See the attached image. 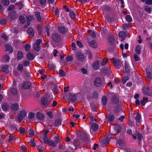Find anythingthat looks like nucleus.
Masks as SVG:
<instances>
[{
    "label": "nucleus",
    "mask_w": 152,
    "mask_h": 152,
    "mask_svg": "<svg viewBox=\"0 0 152 152\" xmlns=\"http://www.w3.org/2000/svg\"><path fill=\"white\" fill-rule=\"evenodd\" d=\"M9 108L8 105L6 103L3 104L2 106V109L4 111H7Z\"/></svg>",
    "instance_id": "obj_30"
},
{
    "label": "nucleus",
    "mask_w": 152,
    "mask_h": 152,
    "mask_svg": "<svg viewBox=\"0 0 152 152\" xmlns=\"http://www.w3.org/2000/svg\"><path fill=\"white\" fill-rule=\"evenodd\" d=\"M102 101L103 105H105L107 102V99L106 96H104L102 99Z\"/></svg>",
    "instance_id": "obj_24"
},
{
    "label": "nucleus",
    "mask_w": 152,
    "mask_h": 152,
    "mask_svg": "<svg viewBox=\"0 0 152 152\" xmlns=\"http://www.w3.org/2000/svg\"><path fill=\"white\" fill-rule=\"evenodd\" d=\"M9 0H2V3L5 6H8L9 4Z\"/></svg>",
    "instance_id": "obj_39"
},
{
    "label": "nucleus",
    "mask_w": 152,
    "mask_h": 152,
    "mask_svg": "<svg viewBox=\"0 0 152 152\" xmlns=\"http://www.w3.org/2000/svg\"><path fill=\"white\" fill-rule=\"evenodd\" d=\"M26 115V113L24 110L21 111L18 115V121L19 122H21Z\"/></svg>",
    "instance_id": "obj_5"
},
{
    "label": "nucleus",
    "mask_w": 152,
    "mask_h": 152,
    "mask_svg": "<svg viewBox=\"0 0 152 152\" xmlns=\"http://www.w3.org/2000/svg\"><path fill=\"white\" fill-rule=\"evenodd\" d=\"M55 142L56 144L59 143L60 141V139L59 137H54Z\"/></svg>",
    "instance_id": "obj_51"
},
{
    "label": "nucleus",
    "mask_w": 152,
    "mask_h": 152,
    "mask_svg": "<svg viewBox=\"0 0 152 152\" xmlns=\"http://www.w3.org/2000/svg\"><path fill=\"white\" fill-rule=\"evenodd\" d=\"M126 34L125 32L123 31H121L119 33V38L125 37Z\"/></svg>",
    "instance_id": "obj_40"
},
{
    "label": "nucleus",
    "mask_w": 152,
    "mask_h": 152,
    "mask_svg": "<svg viewBox=\"0 0 152 152\" xmlns=\"http://www.w3.org/2000/svg\"><path fill=\"white\" fill-rule=\"evenodd\" d=\"M125 18L126 21L129 22H131L132 20V18L131 16L129 15H126V16Z\"/></svg>",
    "instance_id": "obj_38"
},
{
    "label": "nucleus",
    "mask_w": 152,
    "mask_h": 152,
    "mask_svg": "<svg viewBox=\"0 0 152 152\" xmlns=\"http://www.w3.org/2000/svg\"><path fill=\"white\" fill-rule=\"evenodd\" d=\"M76 43L77 45H78L79 47L82 48L83 47L82 44L81 42L80 41H77L76 42Z\"/></svg>",
    "instance_id": "obj_62"
},
{
    "label": "nucleus",
    "mask_w": 152,
    "mask_h": 152,
    "mask_svg": "<svg viewBox=\"0 0 152 152\" xmlns=\"http://www.w3.org/2000/svg\"><path fill=\"white\" fill-rule=\"evenodd\" d=\"M47 144L52 147H55L56 146V143L52 140H50Z\"/></svg>",
    "instance_id": "obj_34"
},
{
    "label": "nucleus",
    "mask_w": 152,
    "mask_h": 152,
    "mask_svg": "<svg viewBox=\"0 0 152 152\" xmlns=\"http://www.w3.org/2000/svg\"><path fill=\"white\" fill-rule=\"evenodd\" d=\"M5 47L6 51H9L10 53L12 52V48L11 46L9 45L6 44L5 45Z\"/></svg>",
    "instance_id": "obj_18"
},
{
    "label": "nucleus",
    "mask_w": 152,
    "mask_h": 152,
    "mask_svg": "<svg viewBox=\"0 0 152 152\" xmlns=\"http://www.w3.org/2000/svg\"><path fill=\"white\" fill-rule=\"evenodd\" d=\"M118 98L115 96L113 97L112 99V102L114 103H117L118 102Z\"/></svg>",
    "instance_id": "obj_43"
},
{
    "label": "nucleus",
    "mask_w": 152,
    "mask_h": 152,
    "mask_svg": "<svg viewBox=\"0 0 152 152\" xmlns=\"http://www.w3.org/2000/svg\"><path fill=\"white\" fill-rule=\"evenodd\" d=\"M31 48V46L30 45L28 44H27L26 45L25 47V50L28 51Z\"/></svg>",
    "instance_id": "obj_55"
},
{
    "label": "nucleus",
    "mask_w": 152,
    "mask_h": 152,
    "mask_svg": "<svg viewBox=\"0 0 152 152\" xmlns=\"http://www.w3.org/2000/svg\"><path fill=\"white\" fill-rule=\"evenodd\" d=\"M125 70L127 72H130V68L129 64L126 62L125 63Z\"/></svg>",
    "instance_id": "obj_29"
},
{
    "label": "nucleus",
    "mask_w": 152,
    "mask_h": 152,
    "mask_svg": "<svg viewBox=\"0 0 152 152\" xmlns=\"http://www.w3.org/2000/svg\"><path fill=\"white\" fill-rule=\"evenodd\" d=\"M19 105L18 104H12L11 106V109L14 111H17L18 110Z\"/></svg>",
    "instance_id": "obj_22"
},
{
    "label": "nucleus",
    "mask_w": 152,
    "mask_h": 152,
    "mask_svg": "<svg viewBox=\"0 0 152 152\" xmlns=\"http://www.w3.org/2000/svg\"><path fill=\"white\" fill-rule=\"evenodd\" d=\"M36 117L37 119H42L44 117V115L39 112L37 113L36 115Z\"/></svg>",
    "instance_id": "obj_21"
},
{
    "label": "nucleus",
    "mask_w": 152,
    "mask_h": 152,
    "mask_svg": "<svg viewBox=\"0 0 152 152\" xmlns=\"http://www.w3.org/2000/svg\"><path fill=\"white\" fill-rule=\"evenodd\" d=\"M91 129L93 131H96L98 129V124L95 123H93L91 125Z\"/></svg>",
    "instance_id": "obj_12"
},
{
    "label": "nucleus",
    "mask_w": 152,
    "mask_h": 152,
    "mask_svg": "<svg viewBox=\"0 0 152 152\" xmlns=\"http://www.w3.org/2000/svg\"><path fill=\"white\" fill-rule=\"evenodd\" d=\"M108 61V60L107 58H104L103 60L100 63L101 64L102 66H104L105 64L107 63V62Z\"/></svg>",
    "instance_id": "obj_36"
},
{
    "label": "nucleus",
    "mask_w": 152,
    "mask_h": 152,
    "mask_svg": "<svg viewBox=\"0 0 152 152\" xmlns=\"http://www.w3.org/2000/svg\"><path fill=\"white\" fill-rule=\"evenodd\" d=\"M28 132L29 134L31 137H32L34 135V132L33 129H30L29 130Z\"/></svg>",
    "instance_id": "obj_42"
},
{
    "label": "nucleus",
    "mask_w": 152,
    "mask_h": 152,
    "mask_svg": "<svg viewBox=\"0 0 152 152\" xmlns=\"http://www.w3.org/2000/svg\"><path fill=\"white\" fill-rule=\"evenodd\" d=\"M145 4L147 5H151L152 4V0H146Z\"/></svg>",
    "instance_id": "obj_60"
},
{
    "label": "nucleus",
    "mask_w": 152,
    "mask_h": 152,
    "mask_svg": "<svg viewBox=\"0 0 152 152\" xmlns=\"http://www.w3.org/2000/svg\"><path fill=\"white\" fill-rule=\"evenodd\" d=\"M141 115L140 114L138 113L136 116L135 120L137 122L140 123V122Z\"/></svg>",
    "instance_id": "obj_31"
},
{
    "label": "nucleus",
    "mask_w": 152,
    "mask_h": 152,
    "mask_svg": "<svg viewBox=\"0 0 152 152\" xmlns=\"http://www.w3.org/2000/svg\"><path fill=\"white\" fill-rule=\"evenodd\" d=\"M42 42V40L40 39H37L36 41V43L34 45L33 47L34 49L38 51H39L40 49V44Z\"/></svg>",
    "instance_id": "obj_4"
},
{
    "label": "nucleus",
    "mask_w": 152,
    "mask_h": 152,
    "mask_svg": "<svg viewBox=\"0 0 152 152\" xmlns=\"http://www.w3.org/2000/svg\"><path fill=\"white\" fill-rule=\"evenodd\" d=\"M8 68V66L7 65H6L3 66L1 68L2 71L6 74H7L9 73Z\"/></svg>",
    "instance_id": "obj_16"
},
{
    "label": "nucleus",
    "mask_w": 152,
    "mask_h": 152,
    "mask_svg": "<svg viewBox=\"0 0 152 152\" xmlns=\"http://www.w3.org/2000/svg\"><path fill=\"white\" fill-rule=\"evenodd\" d=\"M42 104L44 106H46L50 104V102L48 101V99L45 97L42 98L41 100Z\"/></svg>",
    "instance_id": "obj_7"
},
{
    "label": "nucleus",
    "mask_w": 152,
    "mask_h": 152,
    "mask_svg": "<svg viewBox=\"0 0 152 152\" xmlns=\"http://www.w3.org/2000/svg\"><path fill=\"white\" fill-rule=\"evenodd\" d=\"M59 74L61 77H63L66 75L65 72L63 70L60 69L59 70Z\"/></svg>",
    "instance_id": "obj_35"
},
{
    "label": "nucleus",
    "mask_w": 152,
    "mask_h": 152,
    "mask_svg": "<svg viewBox=\"0 0 152 152\" xmlns=\"http://www.w3.org/2000/svg\"><path fill=\"white\" fill-rule=\"evenodd\" d=\"M111 61L116 68L118 69L120 68L121 64V62L120 60L113 58L111 59Z\"/></svg>",
    "instance_id": "obj_1"
},
{
    "label": "nucleus",
    "mask_w": 152,
    "mask_h": 152,
    "mask_svg": "<svg viewBox=\"0 0 152 152\" xmlns=\"http://www.w3.org/2000/svg\"><path fill=\"white\" fill-rule=\"evenodd\" d=\"M77 59L80 61H83L85 58L84 56L80 53H77L76 54Z\"/></svg>",
    "instance_id": "obj_8"
},
{
    "label": "nucleus",
    "mask_w": 152,
    "mask_h": 152,
    "mask_svg": "<svg viewBox=\"0 0 152 152\" xmlns=\"http://www.w3.org/2000/svg\"><path fill=\"white\" fill-rule=\"evenodd\" d=\"M68 96L70 99L73 101H75L76 99V96L73 94L69 93V94Z\"/></svg>",
    "instance_id": "obj_20"
},
{
    "label": "nucleus",
    "mask_w": 152,
    "mask_h": 152,
    "mask_svg": "<svg viewBox=\"0 0 152 152\" xmlns=\"http://www.w3.org/2000/svg\"><path fill=\"white\" fill-rule=\"evenodd\" d=\"M99 62L98 61H95L92 65L93 67L95 70L97 69L99 67Z\"/></svg>",
    "instance_id": "obj_19"
},
{
    "label": "nucleus",
    "mask_w": 152,
    "mask_h": 152,
    "mask_svg": "<svg viewBox=\"0 0 152 152\" xmlns=\"http://www.w3.org/2000/svg\"><path fill=\"white\" fill-rule=\"evenodd\" d=\"M18 70L22 72L23 71V66L22 64H20L17 68Z\"/></svg>",
    "instance_id": "obj_49"
},
{
    "label": "nucleus",
    "mask_w": 152,
    "mask_h": 152,
    "mask_svg": "<svg viewBox=\"0 0 152 152\" xmlns=\"http://www.w3.org/2000/svg\"><path fill=\"white\" fill-rule=\"evenodd\" d=\"M31 86V83L30 82H26L23 84L22 87L23 88L27 89L29 88Z\"/></svg>",
    "instance_id": "obj_13"
},
{
    "label": "nucleus",
    "mask_w": 152,
    "mask_h": 152,
    "mask_svg": "<svg viewBox=\"0 0 152 152\" xmlns=\"http://www.w3.org/2000/svg\"><path fill=\"white\" fill-rule=\"evenodd\" d=\"M27 32L30 37H32L34 36V31L32 28H29L28 29Z\"/></svg>",
    "instance_id": "obj_15"
},
{
    "label": "nucleus",
    "mask_w": 152,
    "mask_h": 152,
    "mask_svg": "<svg viewBox=\"0 0 152 152\" xmlns=\"http://www.w3.org/2000/svg\"><path fill=\"white\" fill-rule=\"evenodd\" d=\"M114 38L113 36H109L108 39V43L110 45H113L114 43Z\"/></svg>",
    "instance_id": "obj_11"
},
{
    "label": "nucleus",
    "mask_w": 152,
    "mask_h": 152,
    "mask_svg": "<svg viewBox=\"0 0 152 152\" xmlns=\"http://www.w3.org/2000/svg\"><path fill=\"white\" fill-rule=\"evenodd\" d=\"M23 57V53L20 51H19L18 52L17 56V59L18 60H20Z\"/></svg>",
    "instance_id": "obj_26"
},
{
    "label": "nucleus",
    "mask_w": 152,
    "mask_h": 152,
    "mask_svg": "<svg viewBox=\"0 0 152 152\" xmlns=\"http://www.w3.org/2000/svg\"><path fill=\"white\" fill-rule=\"evenodd\" d=\"M14 7L13 5H10L8 7V10L9 11L13 10L14 9Z\"/></svg>",
    "instance_id": "obj_64"
},
{
    "label": "nucleus",
    "mask_w": 152,
    "mask_h": 152,
    "mask_svg": "<svg viewBox=\"0 0 152 152\" xmlns=\"http://www.w3.org/2000/svg\"><path fill=\"white\" fill-rule=\"evenodd\" d=\"M73 57L71 56H68L66 58V60L67 61H71Z\"/></svg>",
    "instance_id": "obj_50"
},
{
    "label": "nucleus",
    "mask_w": 152,
    "mask_h": 152,
    "mask_svg": "<svg viewBox=\"0 0 152 152\" xmlns=\"http://www.w3.org/2000/svg\"><path fill=\"white\" fill-rule=\"evenodd\" d=\"M14 138V137L13 135H10L9 137L8 141L10 142H12Z\"/></svg>",
    "instance_id": "obj_58"
},
{
    "label": "nucleus",
    "mask_w": 152,
    "mask_h": 152,
    "mask_svg": "<svg viewBox=\"0 0 152 152\" xmlns=\"http://www.w3.org/2000/svg\"><path fill=\"white\" fill-rule=\"evenodd\" d=\"M10 91L12 95H15L17 93V91L16 89L12 88L10 89Z\"/></svg>",
    "instance_id": "obj_48"
},
{
    "label": "nucleus",
    "mask_w": 152,
    "mask_h": 152,
    "mask_svg": "<svg viewBox=\"0 0 152 152\" xmlns=\"http://www.w3.org/2000/svg\"><path fill=\"white\" fill-rule=\"evenodd\" d=\"M16 4L19 6V8L20 9L23 7V5L22 3L21 2H17L16 3Z\"/></svg>",
    "instance_id": "obj_57"
},
{
    "label": "nucleus",
    "mask_w": 152,
    "mask_h": 152,
    "mask_svg": "<svg viewBox=\"0 0 152 152\" xmlns=\"http://www.w3.org/2000/svg\"><path fill=\"white\" fill-rule=\"evenodd\" d=\"M101 79L97 77L96 79L94 81V84L96 87H99L101 85Z\"/></svg>",
    "instance_id": "obj_9"
},
{
    "label": "nucleus",
    "mask_w": 152,
    "mask_h": 152,
    "mask_svg": "<svg viewBox=\"0 0 152 152\" xmlns=\"http://www.w3.org/2000/svg\"><path fill=\"white\" fill-rule=\"evenodd\" d=\"M146 72L148 77L151 79H152V72L150 70H148V69L147 68L146 69Z\"/></svg>",
    "instance_id": "obj_27"
},
{
    "label": "nucleus",
    "mask_w": 152,
    "mask_h": 152,
    "mask_svg": "<svg viewBox=\"0 0 152 152\" xmlns=\"http://www.w3.org/2000/svg\"><path fill=\"white\" fill-rule=\"evenodd\" d=\"M144 9L145 11L149 13H151V8L149 6H145Z\"/></svg>",
    "instance_id": "obj_37"
},
{
    "label": "nucleus",
    "mask_w": 152,
    "mask_h": 152,
    "mask_svg": "<svg viewBox=\"0 0 152 152\" xmlns=\"http://www.w3.org/2000/svg\"><path fill=\"white\" fill-rule=\"evenodd\" d=\"M20 22L21 24H23L25 22V19L24 17L23 16H20L19 17Z\"/></svg>",
    "instance_id": "obj_32"
},
{
    "label": "nucleus",
    "mask_w": 152,
    "mask_h": 152,
    "mask_svg": "<svg viewBox=\"0 0 152 152\" xmlns=\"http://www.w3.org/2000/svg\"><path fill=\"white\" fill-rule=\"evenodd\" d=\"M134 58L135 61H137L140 59L139 57L137 55L134 54Z\"/></svg>",
    "instance_id": "obj_59"
},
{
    "label": "nucleus",
    "mask_w": 152,
    "mask_h": 152,
    "mask_svg": "<svg viewBox=\"0 0 152 152\" xmlns=\"http://www.w3.org/2000/svg\"><path fill=\"white\" fill-rule=\"evenodd\" d=\"M52 39L55 42H58L61 40V37L60 35L58 34H54L52 36Z\"/></svg>",
    "instance_id": "obj_6"
},
{
    "label": "nucleus",
    "mask_w": 152,
    "mask_h": 152,
    "mask_svg": "<svg viewBox=\"0 0 152 152\" xmlns=\"http://www.w3.org/2000/svg\"><path fill=\"white\" fill-rule=\"evenodd\" d=\"M122 27L124 30H126L129 28V26L127 24H122Z\"/></svg>",
    "instance_id": "obj_45"
},
{
    "label": "nucleus",
    "mask_w": 152,
    "mask_h": 152,
    "mask_svg": "<svg viewBox=\"0 0 152 152\" xmlns=\"http://www.w3.org/2000/svg\"><path fill=\"white\" fill-rule=\"evenodd\" d=\"M61 120L58 119L56 120L54 123V125L56 126H58L61 124Z\"/></svg>",
    "instance_id": "obj_23"
},
{
    "label": "nucleus",
    "mask_w": 152,
    "mask_h": 152,
    "mask_svg": "<svg viewBox=\"0 0 152 152\" xmlns=\"http://www.w3.org/2000/svg\"><path fill=\"white\" fill-rule=\"evenodd\" d=\"M34 55L33 54L30 53H28L26 55L27 59L29 60H32L34 58Z\"/></svg>",
    "instance_id": "obj_14"
},
{
    "label": "nucleus",
    "mask_w": 152,
    "mask_h": 152,
    "mask_svg": "<svg viewBox=\"0 0 152 152\" xmlns=\"http://www.w3.org/2000/svg\"><path fill=\"white\" fill-rule=\"evenodd\" d=\"M25 129L24 128L20 127L19 129L20 133L21 134H24L25 132Z\"/></svg>",
    "instance_id": "obj_46"
},
{
    "label": "nucleus",
    "mask_w": 152,
    "mask_h": 152,
    "mask_svg": "<svg viewBox=\"0 0 152 152\" xmlns=\"http://www.w3.org/2000/svg\"><path fill=\"white\" fill-rule=\"evenodd\" d=\"M49 131L48 130H45L43 131L42 133V134L43 136V137L47 136V134L49 132Z\"/></svg>",
    "instance_id": "obj_53"
},
{
    "label": "nucleus",
    "mask_w": 152,
    "mask_h": 152,
    "mask_svg": "<svg viewBox=\"0 0 152 152\" xmlns=\"http://www.w3.org/2000/svg\"><path fill=\"white\" fill-rule=\"evenodd\" d=\"M27 20L30 21H31L33 19V17L31 15H28L26 16Z\"/></svg>",
    "instance_id": "obj_56"
},
{
    "label": "nucleus",
    "mask_w": 152,
    "mask_h": 152,
    "mask_svg": "<svg viewBox=\"0 0 152 152\" xmlns=\"http://www.w3.org/2000/svg\"><path fill=\"white\" fill-rule=\"evenodd\" d=\"M17 14L14 11H12L10 12L9 15V17L11 19V20H13L15 19L16 17Z\"/></svg>",
    "instance_id": "obj_10"
},
{
    "label": "nucleus",
    "mask_w": 152,
    "mask_h": 152,
    "mask_svg": "<svg viewBox=\"0 0 152 152\" xmlns=\"http://www.w3.org/2000/svg\"><path fill=\"white\" fill-rule=\"evenodd\" d=\"M141 47L140 45H137L136 47V53L137 54H140L141 52Z\"/></svg>",
    "instance_id": "obj_28"
},
{
    "label": "nucleus",
    "mask_w": 152,
    "mask_h": 152,
    "mask_svg": "<svg viewBox=\"0 0 152 152\" xmlns=\"http://www.w3.org/2000/svg\"><path fill=\"white\" fill-rule=\"evenodd\" d=\"M108 120L110 122H112L115 119L114 116L111 114H110L107 115Z\"/></svg>",
    "instance_id": "obj_17"
},
{
    "label": "nucleus",
    "mask_w": 152,
    "mask_h": 152,
    "mask_svg": "<svg viewBox=\"0 0 152 152\" xmlns=\"http://www.w3.org/2000/svg\"><path fill=\"white\" fill-rule=\"evenodd\" d=\"M90 45L94 48H96L97 47V44L95 40H93L90 43Z\"/></svg>",
    "instance_id": "obj_33"
},
{
    "label": "nucleus",
    "mask_w": 152,
    "mask_h": 152,
    "mask_svg": "<svg viewBox=\"0 0 152 152\" xmlns=\"http://www.w3.org/2000/svg\"><path fill=\"white\" fill-rule=\"evenodd\" d=\"M35 114H34L32 112H31L29 114L28 117L29 118L31 119H32L34 118Z\"/></svg>",
    "instance_id": "obj_44"
},
{
    "label": "nucleus",
    "mask_w": 152,
    "mask_h": 152,
    "mask_svg": "<svg viewBox=\"0 0 152 152\" xmlns=\"http://www.w3.org/2000/svg\"><path fill=\"white\" fill-rule=\"evenodd\" d=\"M0 22L1 24L4 25L6 23L7 20L5 19H2L1 20Z\"/></svg>",
    "instance_id": "obj_61"
},
{
    "label": "nucleus",
    "mask_w": 152,
    "mask_h": 152,
    "mask_svg": "<svg viewBox=\"0 0 152 152\" xmlns=\"http://www.w3.org/2000/svg\"><path fill=\"white\" fill-rule=\"evenodd\" d=\"M37 29L39 33V34H41L42 31V27L40 26H38Z\"/></svg>",
    "instance_id": "obj_54"
},
{
    "label": "nucleus",
    "mask_w": 152,
    "mask_h": 152,
    "mask_svg": "<svg viewBox=\"0 0 152 152\" xmlns=\"http://www.w3.org/2000/svg\"><path fill=\"white\" fill-rule=\"evenodd\" d=\"M35 15L37 18V20L39 21H41V18L40 16V12H35Z\"/></svg>",
    "instance_id": "obj_25"
},
{
    "label": "nucleus",
    "mask_w": 152,
    "mask_h": 152,
    "mask_svg": "<svg viewBox=\"0 0 152 152\" xmlns=\"http://www.w3.org/2000/svg\"><path fill=\"white\" fill-rule=\"evenodd\" d=\"M1 37L4 39L5 40H7L8 38V37L4 34H2L1 35Z\"/></svg>",
    "instance_id": "obj_63"
},
{
    "label": "nucleus",
    "mask_w": 152,
    "mask_h": 152,
    "mask_svg": "<svg viewBox=\"0 0 152 152\" xmlns=\"http://www.w3.org/2000/svg\"><path fill=\"white\" fill-rule=\"evenodd\" d=\"M69 16L70 17L73 19L75 18V14L72 12H70L69 13Z\"/></svg>",
    "instance_id": "obj_47"
},
{
    "label": "nucleus",
    "mask_w": 152,
    "mask_h": 152,
    "mask_svg": "<svg viewBox=\"0 0 152 152\" xmlns=\"http://www.w3.org/2000/svg\"><path fill=\"white\" fill-rule=\"evenodd\" d=\"M43 140L44 143L47 144L48 143L49 141L50 140L47 136L43 137Z\"/></svg>",
    "instance_id": "obj_41"
},
{
    "label": "nucleus",
    "mask_w": 152,
    "mask_h": 152,
    "mask_svg": "<svg viewBox=\"0 0 152 152\" xmlns=\"http://www.w3.org/2000/svg\"><path fill=\"white\" fill-rule=\"evenodd\" d=\"M29 145H31L32 146L35 147L36 145L35 143L34 142V140L32 139H31L30 140L29 142Z\"/></svg>",
    "instance_id": "obj_52"
},
{
    "label": "nucleus",
    "mask_w": 152,
    "mask_h": 152,
    "mask_svg": "<svg viewBox=\"0 0 152 152\" xmlns=\"http://www.w3.org/2000/svg\"><path fill=\"white\" fill-rule=\"evenodd\" d=\"M58 30L59 32L62 34H65L68 33V29L63 26H58Z\"/></svg>",
    "instance_id": "obj_3"
},
{
    "label": "nucleus",
    "mask_w": 152,
    "mask_h": 152,
    "mask_svg": "<svg viewBox=\"0 0 152 152\" xmlns=\"http://www.w3.org/2000/svg\"><path fill=\"white\" fill-rule=\"evenodd\" d=\"M143 92L146 95L152 96V88L144 87L143 88Z\"/></svg>",
    "instance_id": "obj_2"
}]
</instances>
